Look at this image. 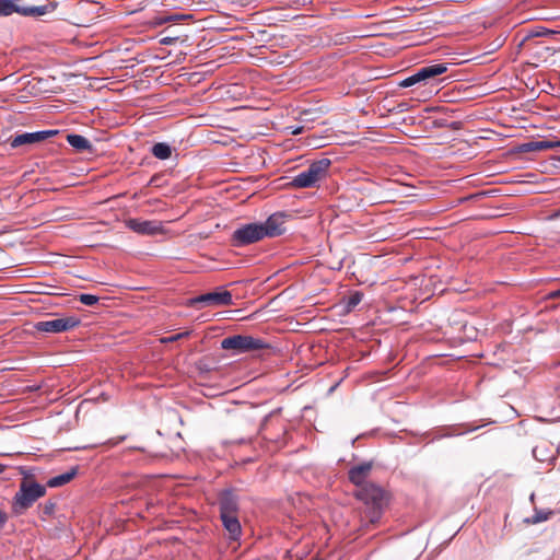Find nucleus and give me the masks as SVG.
I'll list each match as a JSON object with an SVG mask.
<instances>
[{
	"label": "nucleus",
	"mask_w": 560,
	"mask_h": 560,
	"mask_svg": "<svg viewBox=\"0 0 560 560\" xmlns=\"http://www.w3.org/2000/svg\"><path fill=\"white\" fill-rule=\"evenodd\" d=\"M372 468V462L355 465L349 469L348 478L351 483L359 487L355 497L365 504L363 517L374 525L380 522L388 500L386 492L381 487L365 482Z\"/></svg>",
	"instance_id": "1"
},
{
	"label": "nucleus",
	"mask_w": 560,
	"mask_h": 560,
	"mask_svg": "<svg viewBox=\"0 0 560 560\" xmlns=\"http://www.w3.org/2000/svg\"><path fill=\"white\" fill-rule=\"evenodd\" d=\"M280 235V214L272 213L265 222L241 224L231 235V245L244 247L266 237Z\"/></svg>",
	"instance_id": "2"
},
{
	"label": "nucleus",
	"mask_w": 560,
	"mask_h": 560,
	"mask_svg": "<svg viewBox=\"0 0 560 560\" xmlns=\"http://www.w3.org/2000/svg\"><path fill=\"white\" fill-rule=\"evenodd\" d=\"M330 165V160L322 159L313 162L307 170L294 177L282 175V189L314 187L327 176Z\"/></svg>",
	"instance_id": "3"
},
{
	"label": "nucleus",
	"mask_w": 560,
	"mask_h": 560,
	"mask_svg": "<svg viewBox=\"0 0 560 560\" xmlns=\"http://www.w3.org/2000/svg\"><path fill=\"white\" fill-rule=\"evenodd\" d=\"M46 494V487L37 482L23 481L20 485L19 491L13 498V512L18 515L24 513L31 508L39 498Z\"/></svg>",
	"instance_id": "4"
},
{
	"label": "nucleus",
	"mask_w": 560,
	"mask_h": 560,
	"mask_svg": "<svg viewBox=\"0 0 560 560\" xmlns=\"http://www.w3.org/2000/svg\"><path fill=\"white\" fill-rule=\"evenodd\" d=\"M265 347L266 343L261 339L247 335H234L226 337L221 341L222 349L232 350L235 354L259 350Z\"/></svg>",
	"instance_id": "5"
},
{
	"label": "nucleus",
	"mask_w": 560,
	"mask_h": 560,
	"mask_svg": "<svg viewBox=\"0 0 560 560\" xmlns=\"http://www.w3.org/2000/svg\"><path fill=\"white\" fill-rule=\"evenodd\" d=\"M80 323L81 320L77 316H66L37 322L34 327L40 332L59 334L75 328Z\"/></svg>",
	"instance_id": "6"
},
{
	"label": "nucleus",
	"mask_w": 560,
	"mask_h": 560,
	"mask_svg": "<svg viewBox=\"0 0 560 560\" xmlns=\"http://www.w3.org/2000/svg\"><path fill=\"white\" fill-rule=\"evenodd\" d=\"M20 0H0V16H9L18 13L22 16H40L46 14V5H20Z\"/></svg>",
	"instance_id": "7"
},
{
	"label": "nucleus",
	"mask_w": 560,
	"mask_h": 560,
	"mask_svg": "<svg viewBox=\"0 0 560 560\" xmlns=\"http://www.w3.org/2000/svg\"><path fill=\"white\" fill-rule=\"evenodd\" d=\"M447 71V66L445 63H433L421 67L413 74L404 79L399 86L409 88L420 82H425L430 79H433L438 75H441Z\"/></svg>",
	"instance_id": "8"
},
{
	"label": "nucleus",
	"mask_w": 560,
	"mask_h": 560,
	"mask_svg": "<svg viewBox=\"0 0 560 560\" xmlns=\"http://www.w3.org/2000/svg\"><path fill=\"white\" fill-rule=\"evenodd\" d=\"M203 304L207 306H230L233 304L232 293L228 290L208 292L190 300L191 306Z\"/></svg>",
	"instance_id": "9"
},
{
	"label": "nucleus",
	"mask_w": 560,
	"mask_h": 560,
	"mask_svg": "<svg viewBox=\"0 0 560 560\" xmlns=\"http://www.w3.org/2000/svg\"><path fill=\"white\" fill-rule=\"evenodd\" d=\"M58 133V130H42L36 132H25L22 135H18L10 140L11 148H18L24 144H32L36 142H42L55 135Z\"/></svg>",
	"instance_id": "10"
},
{
	"label": "nucleus",
	"mask_w": 560,
	"mask_h": 560,
	"mask_svg": "<svg viewBox=\"0 0 560 560\" xmlns=\"http://www.w3.org/2000/svg\"><path fill=\"white\" fill-rule=\"evenodd\" d=\"M126 224L131 231L142 235H155L162 230L159 222L150 220L130 219Z\"/></svg>",
	"instance_id": "11"
},
{
	"label": "nucleus",
	"mask_w": 560,
	"mask_h": 560,
	"mask_svg": "<svg viewBox=\"0 0 560 560\" xmlns=\"http://www.w3.org/2000/svg\"><path fill=\"white\" fill-rule=\"evenodd\" d=\"M219 505H220V515L237 514V511H238L237 498L230 490L222 492V494L220 495V499H219Z\"/></svg>",
	"instance_id": "12"
},
{
	"label": "nucleus",
	"mask_w": 560,
	"mask_h": 560,
	"mask_svg": "<svg viewBox=\"0 0 560 560\" xmlns=\"http://www.w3.org/2000/svg\"><path fill=\"white\" fill-rule=\"evenodd\" d=\"M224 528L230 533L232 539L238 538L241 535V524L237 514L220 515Z\"/></svg>",
	"instance_id": "13"
},
{
	"label": "nucleus",
	"mask_w": 560,
	"mask_h": 560,
	"mask_svg": "<svg viewBox=\"0 0 560 560\" xmlns=\"http://www.w3.org/2000/svg\"><path fill=\"white\" fill-rule=\"evenodd\" d=\"M67 142L79 152H92V143L83 136L70 133L67 136Z\"/></svg>",
	"instance_id": "14"
},
{
	"label": "nucleus",
	"mask_w": 560,
	"mask_h": 560,
	"mask_svg": "<svg viewBox=\"0 0 560 560\" xmlns=\"http://www.w3.org/2000/svg\"><path fill=\"white\" fill-rule=\"evenodd\" d=\"M560 147L559 141H550V140H541V141H530L523 145V150L526 152L534 151H545Z\"/></svg>",
	"instance_id": "15"
},
{
	"label": "nucleus",
	"mask_w": 560,
	"mask_h": 560,
	"mask_svg": "<svg viewBox=\"0 0 560 560\" xmlns=\"http://www.w3.org/2000/svg\"><path fill=\"white\" fill-rule=\"evenodd\" d=\"M77 475V469L72 468L61 475L55 476L47 481V487L57 488L70 482Z\"/></svg>",
	"instance_id": "16"
},
{
	"label": "nucleus",
	"mask_w": 560,
	"mask_h": 560,
	"mask_svg": "<svg viewBox=\"0 0 560 560\" xmlns=\"http://www.w3.org/2000/svg\"><path fill=\"white\" fill-rule=\"evenodd\" d=\"M303 129H304L303 126H300V127L287 126V127L282 128V137L284 136V133L290 135V136L300 135L303 132ZM292 148H293V143H292L291 139L282 138V153L288 150H291Z\"/></svg>",
	"instance_id": "17"
},
{
	"label": "nucleus",
	"mask_w": 560,
	"mask_h": 560,
	"mask_svg": "<svg viewBox=\"0 0 560 560\" xmlns=\"http://www.w3.org/2000/svg\"><path fill=\"white\" fill-rule=\"evenodd\" d=\"M152 154L160 160H166L172 155V149L167 143L159 142L152 147Z\"/></svg>",
	"instance_id": "18"
},
{
	"label": "nucleus",
	"mask_w": 560,
	"mask_h": 560,
	"mask_svg": "<svg viewBox=\"0 0 560 560\" xmlns=\"http://www.w3.org/2000/svg\"><path fill=\"white\" fill-rule=\"evenodd\" d=\"M553 514L552 511H544L535 509V513L533 516L525 518V523L527 524H538L549 520V517Z\"/></svg>",
	"instance_id": "19"
},
{
	"label": "nucleus",
	"mask_w": 560,
	"mask_h": 560,
	"mask_svg": "<svg viewBox=\"0 0 560 560\" xmlns=\"http://www.w3.org/2000/svg\"><path fill=\"white\" fill-rule=\"evenodd\" d=\"M363 299V293L360 291L352 292L346 302V311L351 312L357 305L361 303Z\"/></svg>",
	"instance_id": "20"
},
{
	"label": "nucleus",
	"mask_w": 560,
	"mask_h": 560,
	"mask_svg": "<svg viewBox=\"0 0 560 560\" xmlns=\"http://www.w3.org/2000/svg\"><path fill=\"white\" fill-rule=\"evenodd\" d=\"M56 509V502L52 500H47L44 504L39 506L40 518L46 520L51 516Z\"/></svg>",
	"instance_id": "21"
},
{
	"label": "nucleus",
	"mask_w": 560,
	"mask_h": 560,
	"mask_svg": "<svg viewBox=\"0 0 560 560\" xmlns=\"http://www.w3.org/2000/svg\"><path fill=\"white\" fill-rule=\"evenodd\" d=\"M98 296L97 295H93V294H86V293H83V294H80L79 295V301L84 304V305H89V306H92L94 304H96L98 302Z\"/></svg>",
	"instance_id": "22"
},
{
	"label": "nucleus",
	"mask_w": 560,
	"mask_h": 560,
	"mask_svg": "<svg viewBox=\"0 0 560 560\" xmlns=\"http://www.w3.org/2000/svg\"><path fill=\"white\" fill-rule=\"evenodd\" d=\"M188 335H189V332H188V331L179 332V334L173 335V336H171V337H168V338H166V339H163V341H165V342H173V341H177V340H179V339H182V338H184V337H186V336H188Z\"/></svg>",
	"instance_id": "23"
},
{
	"label": "nucleus",
	"mask_w": 560,
	"mask_h": 560,
	"mask_svg": "<svg viewBox=\"0 0 560 560\" xmlns=\"http://www.w3.org/2000/svg\"><path fill=\"white\" fill-rule=\"evenodd\" d=\"M295 159L294 158H288L287 160H283L282 159V167L283 166H288L285 170H282V173H287L291 170H293L294 167L291 166V163L294 161Z\"/></svg>",
	"instance_id": "24"
},
{
	"label": "nucleus",
	"mask_w": 560,
	"mask_h": 560,
	"mask_svg": "<svg viewBox=\"0 0 560 560\" xmlns=\"http://www.w3.org/2000/svg\"><path fill=\"white\" fill-rule=\"evenodd\" d=\"M125 440H126V435H121V436L108 440L106 442V444H108L109 446H116Z\"/></svg>",
	"instance_id": "25"
},
{
	"label": "nucleus",
	"mask_w": 560,
	"mask_h": 560,
	"mask_svg": "<svg viewBox=\"0 0 560 560\" xmlns=\"http://www.w3.org/2000/svg\"><path fill=\"white\" fill-rule=\"evenodd\" d=\"M7 521L8 514L4 511L0 510V529L5 525Z\"/></svg>",
	"instance_id": "26"
},
{
	"label": "nucleus",
	"mask_w": 560,
	"mask_h": 560,
	"mask_svg": "<svg viewBox=\"0 0 560 560\" xmlns=\"http://www.w3.org/2000/svg\"><path fill=\"white\" fill-rule=\"evenodd\" d=\"M173 20H176V16H167V18L159 19L155 22V25H162L163 23H166V22L173 21Z\"/></svg>",
	"instance_id": "27"
},
{
	"label": "nucleus",
	"mask_w": 560,
	"mask_h": 560,
	"mask_svg": "<svg viewBox=\"0 0 560 560\" xmlns=\"http://www.w3.org/2000/svg\"><path fill=\"white\" fill-rule=\"evenodd\" d=\"M548 298L549 299H560V288L558 290L549 292Z\"/></svg>",
	"instance_id": "28"
},
{
	"label": "nucleus",
	"mask_w": 560,
	"mask_h": 560,
	"mask_svg": "<svg viewBox=\"0 0 560 560\" xmlns=\"http://www.w3.org/2000/svg\"><path fill=\"white\" fill-rule=\"evenodd\" d=\"M171 42H172V39H171V38H163V39L161 40V44H170Z\"/></svg>",
	"instance_id": "29"
},
{
	"label": "nucleus",
	"mask_w": 560,
	"mask_h": 560,
	"mask_svg": "<svg viewBox=\"0 0 560 560\" xmlns=\"http://www.w3.org/2000/svg\"><path fill=\"white\" fill-rule=\"evenodd\" d=\"M5 470V465L0 464V474H2Z\"/></svg>",
	"instance_id": "30"
},
{
	"label": "nucleus",
	"mask_w": 560,
	"mask_h": 560,
	"mask_svg": "<svg viewBox=\"0 0 560 560\" xmlns=\"http://www.w3.org/2000/svg\"><path fill=\"white\" fill-rule=\"evenodd\" d=\"M291 287H289L288 289L285 290H282V294L287 293L288 291H290Z\"/></svg>",
	"instance_id": "31"
},
{
	"label": "nucleus",
	"mask_w": 560,
	"mask_h": 560,
	"mask_svg": "<svg viewBox=\"0 0 560 560\" xmlns=\"http://www.w3.org/2000/svg\"><path fill=\"white\" fill-rule=\"evenodd\" d=\"M558 160L560 161V156L558 158Z\"/></svg>",
	"instance_id": "32"
}]
</instances>
